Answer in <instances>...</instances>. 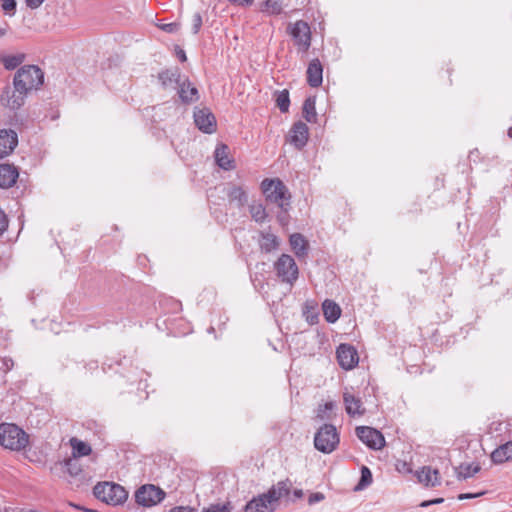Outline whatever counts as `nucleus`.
Listing matches in <instances>:
<instances>
[{
	"label": "nucleus",
	"mask_w": 512,
	"mask_h": 512,
	"mask_svg": "<svg viewBox=\"0 0 512 512\" xmlns=\"http://www.w3.org/2000/svg\"><path fill=\"white\" fill-rule=\"evenodd\" d=\"M30 442L29 435L14 423L0 424V445L15 452L23 451Z\"/></svg>",
	"instance_id": "obj_1"
},
{
	"label": "nucleus",
	"mask_w": 512,
	"mask_h": 512,
	"mask_svg": "<svg viewBox=\"0 0 512 512\" xmlns=\"http://www.w3.org/2000/svg\"><path fill=\"white\" fill-rule=\"evenodd\" d=\"M44 82V73L36 65L22 66L15 74L13 85L22 93L38 89Z\"/></svg>",
	"instance_id": "obj_2"
},
{
	"label": "nucleus",
	"mask_w": 512,
	"mask_h": 512,
	"mask_svg": "<svg viewBox=\"0 0 512 512\" xmlns=\"http://www.w3.org/2000/svg\"><path fill=\"white\" fill-rule=\"evenodd\" d=\"M94 496L109 505H121L128 498V492L123 486L112 482H102L93 488Z\"/></svg>",
	"instance_id": "obj_3"
},
{
	"label": "nucleus",
	"mask_w": 512,
	"mask_h": 512,
	"mask_svg": "<svg viewBox=\"0 0 512 512\" xmlns=\"http://www.w3.org/2000/svg\"><path fill=\"white\" fill-rule=\"evenodd\" d=\"M340 436L337 428L332 424L322 425L314 436L315 448L324 453L330 454L338 447Z\"/></svg>",
	"instance_id": "obj_4"
},
{
	"label": "nucleus",
	"mask_w": 512,
	"mask_h": 512,
	"mask_svg": "<svg viewBox=\"0 0 512 512\" xmlns=\"http://www.w3.org/2000/svg\"><path fill=\"white\" fill-rule=\"evenodd\" d=\"M261 188L267 200L276 203L281 209L287 210L286 206H289L290 194L281 180L264 179Z\"/></svg>",
	"instance_id": "obj_5"
},
{
	"label": "nucleus",
	"mask_w": 512,
	"mask_h": 512,
	"mask_svg": "<svg viewBox=\"0 0 512 512\" xmlns=\"http://www.w3.org/2000/svg\"><path fill=\"white\" fill-rule=\"evenodd\" d=\"M135 501L143 507H153L160 503L166 496V493L158 486L153 484H144L135 492Z\"/></svg>",
	"instance_id": "obj_6"
},
{
	"label": "nucleus",
	"mask_w": 512,
	"mask_h": 512,
	"mask_svg": "<svg viewBox=\"0 0 512 512\" xmlns=\"http://www.w3.org/2000/svg\"><path fill=\"white\" fill-rule=\"evenodd\" d=\"M275 269L283 282L293 284L298 278V267L290 255L282 254L275 263Z\"/></svg>",
	"instance_id": "obj_7"
},
{
	"label": "nucleus",
	"mask_w": 512,
	"mask_h": 512,
	"mask_svg": "<svg viewBox=\"0 0 512 512\" xmlns=\"http://www.w3.org/2000/svg\"><path fill=\"white\" fill-rule=\"evenodd\" d=\"M289 33L292 36L299 50L306 52L311 45V31L309 25L303 21H296L289 26Z\"/></svg>",
	"instance_id": "obj_8"
},
{
	"label": "nucleus",
	"mask_w": 512,
	"mask_h": 512,
	"mask_svg": "<svg viewBox=\"0 0 512 512\" xmlns=\"http://www.w3.org/2000/svg\"><path fill=\"white\" fill-rule=\"evenodd\" d=\"M357 437L370 449L380 450L385 446L383 434L368 426H359L355 430Z\"/></svg>",
	"instance_id": "obj_9"
},
{
	"label": "nucleus",
	"mask_w": 512,
	"mask_h": 512,
	"mask_svg": "<svg viewBox=\"0 0 512 512\" xmlns=\"http://www.w3.org/2000/svg\"><path fill=\"white\" fill-rule=\"evenodd\" d=\"M27 93H22L15 86H6L0 96V102L11 110L19 109L23 104Z\"/></svg>",
	"instance_id": "obj_10"
},
{
	"label": "nucleus",
	"mask_w": 512,
	"mask_h": 512,
	"mask_svg": "<svg viewBox=\"0 0 512 512\" xmlns=\"http://www.w3.org/2000/svg\"><path fill=\"white\" fill-rule=\"evenodd\" d=\"M195 125L204 133L211 134L216 130V118L208 108L194 111Z\"/></svg>",
	"instance_id": "obj_11"
},
{
	"label": "nucleus",
	"mask_w": 512,
	"mask_h": 512,
	"mask_svg": "<svg viewBox=\"0 0 512 512\" xmlns=\"http://www.w3.org/2000/svg\"><path fill=\"white\" fill-rule=\"evenodd\" d=\"M337 359L339 365L345 370L354 368L359 361L357 350L349 344H341L337 348Z\"/></svg>",
	"instance_id": "obj_12"
},
{
	"label": "nucleus",
	"mask_w": 512,
	"mask_h": 512,
	"mask_svg": "<svg viewBox=\"0 0 512 512\" xmlns=\"http://www.w3.org/2000/svg\"><path fill=\"white\" fill-rule=\"evenodd\" d=\"M309 138V129L308 126L302 122H295L289 132V142L296 149H302L308 142Z\"/></svg>",
	"instance_id": "obj_13"
},
{
	"label": "nucleus",
	"mask_w": 512,
	"mask_h": 512,
	"mask_svg": "<svg viewBox=\"0 0 512 512\" xmlns=\"http://www.w3.org/2000/svg\"><path fill=\"white\" fill-rule=\"evenodd\" d=\"M276 506L270 498L263 493L257 497L252 498L244 507V512H273Z\"/></svg>",
	"instance_id": "obj_14"
},
{
	"label": "nucleus",
	"mask_w": 512,
	"mask_h": 512,
	"mask_svg": "<svg viewBox=\"0 0 512 512\" xmlns=\"http://www.w3.org/2000/svg\"><path fill=\"white\" fill-rule=\"evenodd\" d=\"M18 144V136L14 130H0V158L11 154Z\"/></svg>",
	"instance_id": "obj_15"
},
{
	"label": "nucleus",
	"mask_w": 512,
	"mask_h": 512,
	"mask_svg": "<svg viewBox=\"0 0 512 512\" xmlns=\"http://www.w3.org/2000/svg\"><path fill=\"white\" fill-rule=\"evenodd\" d=\"M307 83L312 88L319 87L323 82V66L318 58L312 59L306 71Z\"/></svg>",
	"instance_id": "obj_16"
},
{
	"label": "nucleus",
	"mask_w": 512,
	"mask_h": 512,
	"mask_svg": "<svg viewBox=\"0 0 512 512\" xmlns=\"http://www.w3.org/2000/svg\"><path fill=\"white\" fill-rule=\"evenodd\" d=\"M343 402L345 411L348 415L354 417L364 414L365 409L362 406V401L359 397L355 396L348 388L343 392Z\"/></svg>",
	"instance_id": "obj_17"
},
{
	"label": "nucleus",
	"mask_w": 512,
	"mask_h": 512,
	"mask_svg": "<svg viewBox=\"0 0 512 512\" xmlns=\"http://www.w3.org/2000/svg\"><path fill=\"white\" fill-rule=\"evenodd\" d=\"M178 95L185 104H190L198 100V89L189 81L188 78L181 80L178 85Z\"/></svg>",
	"instance_id": "obj_18"
},
{
	"label": "nucleus",
	"mask_w": 512,
	"mask_h": 512,
	"mask_svg": "<svg viewBox=\"0 0 512 512\" xmlns=\"http://www.w3.org/2000/svg\"><path fill=\"white\" fill-rule=\"evenodd\" d=\"M416 477L419 483L424 484L425 486L434 487L440 484L439 471L430 466H424L420 470L416 471Z\"/></svg>",
	"instance_id": "obj_19"
},
{
	"label": "nucleus",
	"mask_w": 512,
	"mask_h": 512,
	"mask_svg": "<svg viewBox=\"0 0 512 512\" xmlns=\"http://www.w3.org/2000/svg\"><path fill=\"white\" fill-rule=\"evenodd\" d=\"M291 486L292 483L289 479L279 481L266 492V496H268L276 506L279 499L290 494Z\"/></svg>",
	"instance_id": "obj_20"
},
{
	"label": "nucleus",
	"mask_w": 512,
	"mask_h": 512,
	"mask_svg": "<svg viewBox=\"0 0 512 512\" xmlns=\"http://www.w3.org/2000/svg\"><path fill=\"white\" fill-rule=\"evenodd\" d=\"M19 176L18 169L10 164L0 165V187L9 188L16 183Z\"/></svg>",
	"instance_id": "obj_21"
},
{
	"label": "nucleus",
	"mask_w": 512,
	"mask_h": 512,
	"mask_svg": "<svg viewBox=\"0 0 512 512\" xmlns=\"http://www.w3.org/2000/svg\"><path fill=\"white\" fill-rule=\"evenodd\" d=\"M214 157L217 165L223 170L229 171L234 168V161L229 157V149L225 144L216 147Z\"/></svg>",
	"instance_id": "obj_22"
},
{
	"label": "nucleus",
	"mask_w": 512,
	"mask_h": 512,
	"mask_svg": "<svg viewBox=\"0 0 512 512\" xmlns=\"http://www.w3.org/2000/svg\"><path fill=\"white\" fill-rule=\"evenodd\" d=\"M158 79L163 88H176L181 82L179 69H167L158 74Z\"/></svg>",
	"instance_id": "obj_23"
},
{
	"label": "nucleus",
	"mask_w": 512,
	"mask_h": 512,
	"mask_svg": "<svg viewBox=\"0 0 512 512\" xmlns=\"http://www.w3.org/2000/svg\"><path fill=\"white\" fill-rule=\"evenodd\" d=\"M290 245L298 258H304L308 254L309 245L302 234L295 233L290 236Z\"/></svg>",
	"instance_id": "obj_24"
},
{
	"label": "nucleus",
	"mask_w": 512,
	"mask_h": 512,
	"mask_svg": "<svg viewBox=\"0 0 512 512\" xmlns=\"http://www.w3.org/2000/svg\"><path fill=\"white\" fill-rule=\"evenodd\" d=\"M491 460L495 464H502L512 460V440L496 448L491 453Z\"/></svg>",
	"instance_id": "obj_25"
},
{
	"label": "nucleus",
	"mask_w": 512,
	"mask_h": 512,
	"mask_svg": "<svg viewBox=\"0 0 512 512\" xmlns=\"http://www.w3.org/2000/svg\"><path fill=\"white\" fill-rule=\"evenodd\" d=\"M322 310L326 321L329 323H335L341 315L340 306L333 300L326 299L322 303Z\"/></svg>",
	"instance_id": "obj_26"
},
{
	"label": "nucleus",
	"mask_w": 512,
	"mask_h": 512,
	"mask_svg": "<svg viewBox=\"0 0 512 512\" xmlns=\"http://www.w3.org/2000/svg\"><path fill=\"white\" fill-rule=\"evenodd\" d=\"M229 202H235L241 208L244 207L248 201V195L242 186L233 185L229 188L227 193Z\"/></svg>",
	"instance_id": "obj_27"
},
{
	"label": "nucleus",
	"mask_w": 512,
	"mask_h": 512,
	"mask_svg": "<svg viewBox=\"0 0 512 512\" xmlns=\"http://www.w3.org/2000/svg\"><path fill=\"white\" fill-rule=\"evenodd\" d=\"M69 443L70 446L72 447L73 458L77 459L79 457L88 456L92 452L91 446L89 444L76 437H72Z\"/></svg>",
	"instance_id": "obj_28"
},
{
	"label": "nucleus",
	"mask_w": 512,
	"mask_h": 512,
	"mask_svg": "<svg viewBox=\"0 0 512 512\" xmlns=\"http://www.w3.org/2000/svg\"><path fill=\"white\" fill-rule=\"evenodd\" d=\"M316 100L314 97H308L305 99L302 107V115L305 120L309 123H315L317 120L316 113Z\"/></svg>",
	"instance_id": "obj_29"
},
{
	"label": "nucleus",
	"mask_w": 512,
	"mask_h": 512,
	"mask_svg": "<svg viewBox=\"0 0 512 512\" xmlns=\"http://www.w3.org/2000/svg\"><path fill=\"white\" fill-rule=\"evenodd\" d=\"M259 244L261 250L268 253L271 252L272 250H275L278 247L279 241L274 234L262 232Z\"/></svg>",
	"instance_id": "obj_30"
},
{
	"label": "nucleus",
	"mask_w": 512,
	"mask_h": 512,
	"mask_svg": "<svg viewBox=\"0 0 512 512\" xmlns=\"http://www.w3.org/2000/svg\"><path fill=\"white\" fill-rule=\"evenodd\" d=\"M480 470V466L478 464H461L456 468V476L459 480L467 479L474 476Z\"/></svg>",
	"instance_id": "obj_31"
},
{
	"label": "nucleus",
	"mask_w": 512,
	"mask_h": 512,
	"mask_svg": "<svg viewBox=\"0 0 512 512\" xmlns=\"http://www.w3.org/2000/svg\"><path fill=\"white\" fill-rule=\"evenodd\" d=\"M276 105L282 113L289 111L290 98L289 91L287 89L275 92Z\"/></svg>",
	"instance_id": "obj_32"
},
{
	"label": "nucleus",
	"mask_w": 512,
	"mask_h": 512,
	"mask_svg": "<svg viewBox=\"0 0 512 512\" xmlns=\"http://www.w3.org/2000/svg\"><path fill=\"white\" fill-rule=\"evenodd\" d=\"M25 59L24 54L8 55L1 58V62L7 70H14L17 68Z\"/></svg>",
	"instance_id": "obj_33"
},
{
	"label": "nucleus",
	"mask_w": 512,
	"mask_h": 512,
	"mask_svg": "<svg viewBox=\"0 0 512 512\" xmlns=\"http://www.w3.org/2000/svg\"><path fill=\"white\" fill-rule=\"evenodd\" d=\"M251 217L254 221L262 223L267 218L265 207L261 203H252L249 206Z\"/></svg>",
	"instance_id": "obj_34"
},
{
	"label": "nucleus",
	"mask_w": 512,
	"mask_h": 512,
	"mask_svg": "<svg viewBox=\"0 0 512 512\" xmlns=\"http://www.w3.org/2000/svg\"><path fill=\"white\" fill-rule=\"evenodd\" d=\"M262 11L272 15H278L282 12V4L278 0H266Z\"/></svg>",
	"instance_id": "obj_35"
},
{
	"label": "nucleus",
	"mask_w": 512,
	"mask_h": 512,
	"mask_svg": "<svg viewBox=\"0 0 512 512\" xmlns=\"http://www.w3.org/2000/svg\"><path fill=\"white\" fill-rule=\"evenodd\" d=\"M372 482V473L370 469L366 466H362L361 468V478L359 483L356 486V490L363 489L370 485Z\"/></svg>",
	"instance_id": "obj_36"
},
{
	"label": "nucleus",
	"mask_w": 512,
	"mask_h": 512,
	"mask_svg": "<svg viewBox=\"0 0 512 512\" xmlns=\"http://www.w3.org/2000/svg\"><path fill=\"white\" fill-rule=\"evenodd\" d=\"M66 471L71 476H77L81 472V467L76 458H69L64 461Z\"/></svg>",
	"instance_id": "obj_37"
},
{
	"label": "nucleus",
	"mask_w": 512,
	"mask_h": 512,
	"mask_svg": "<svg viewBox=\"0 0 512 512\" xmlns=\"http://www.w3.org/2000/svg\"><path fill=\"white\" fill-rule=\"evenodd\" d=\"M335 403L332 401L326 402L324 405H320L318 409L317 417L321 419H328L330 416L327 414L328 411L333 410Z\"/></svg>",
	"instance_id": "obj_38"
},
{
	"label": "nucleus",
	"mask_w": 512,
	"mask_h": 512,
	"mask_svg": "<svg viewBox=\"0 0 512 512\" xmlns=\"http://www.w3.org/2000/svg\"><path fill=\"white\" fill-rule=\"evenodd\" d=\"M1 8L8 15H14L16 12L15 0H1Z\"/></svg>",
	"instance_id": "obj_39"
},
{
	"label": "nucleus",
	"mask_w": 512,
	"mask_h": 512,
	"mask_svg": "<svg viewBox=\"0 0 512 512\" xmlns=\"http://www.w3.org/2000/svg\"><path fill=\"white\" fill-rule=\"evenodd\" d=\"M230 504H211L208 508H204L202 512H230Z\"/></svg>",
	"instance_id": "obj_40"
},
{
	"label": "nucleus",
	"mask_w": 512,
	"mask_h": 512,
	"mask_svg": "<svg viewBox=\"0 0 512 512\" xmlns=\"http://www.w3.org/2000/svg\"><path fill=\"white\" fill-rule=\"evenodd\" d=\"M202 26V16L199 12L195 13L192 17V31L197 34Z\"/></svg>",
	"instance_id": "obj_41"
},
{
	"label": "nucleus",
	"mask_w": 512,
	"mask_h": 512,
	"mask_svg": "<svg viewBox=\"0 0 512 512\" xmlns=\"http://www.w3.org/2000/svg\"><path fill=\"white\" fill-rule=\"evenodd\" d=\"M487 493L486 490L476 492V493H461L457 496L458 500H466V499H475L481 497Z\"/></svg>",
	"instance_id": "obj_42"
},
{
	"label": "nucleus",
	"mask_w": 512,
	"mask_h": 512,
	"mask_svg": "<svg viewBox=\"0 0 512 512\" xmlns=\"http://www.w3.org/2000/svg\"><path fill=\"white\" fill-rule=\"evenodd\" d=\"M325 499V495L322 492H314L311 493L308 497V504L314 505L318 502H321Z\"/></svg>",
	"instance_id": "obj_43"
},
{
	"label": "nucleus",
	"mask_w": 512,
	"mask_h": 512,
	"mask_svg": "<svg viewBox=\"0 0 512 512\" xmlns=\"http://www.w3.org/2000/svg\"><path fill=\"white\" fill-rule=\"evenodd\" d=\"M165 32H168V33H175L179 30L180 28V24L179 23H176V22H173V23H168V24H164L162 27H161Z\"/></svg>",
	"instance_id": "obj_44"
},
{
	"label": "nucleus",
	"mask_w": 512,
	"mask_h": 512,
	"mask_svg": "<svg viewBox=\"0 0 512 512\" xmlns=\"http://www.w3.org/2000/svg\"><path fill=\"white\" fill-rule=\"evenodd\" d=\"M444 502V498H435V499H432V500H425L423 502L420 503V507H428V506H431V505H435V504H440V503H443Z\"/></svg>",
	"instance_id": "obj_45"
},
{
	"label": "nucleus",
	"mask_w": 512,
	"mask_h": 512,
	"mask_svg": "<svg viewBox=\"0 0 512 512\" xmlns=\"http://www.w3.org/2000/svg\"><path fill=\"white\" fill-rule=\"evenodd\" d=\"M168 512H197V510L190 506H177L170 509Z\"/></svg>",
	"instance_id": "obj_46"
},
{
	"label": "nucleus",
	"mask_w": 512,
	"mask_h": 512,
	"mask_svg": "<svg viewBox=\"0 0 512 512\" xmlns=\"http://www.w3.org/2000/svg\"><path fill=\"white\" fill-rule=\"evenodd\" d=\"M44 1L45 0H25V3L30 9H37L44 3Z\"/></svg>",
	"instance_id": "obj_47"
},
{
	"label": "nucleus",
	"mask_w": 512,
	"mask_h": 512,
	"mask_svg": "<svg viewBox=\"0 0 512 512\" xmlns=\"http://www.w3.org/2000/svg\"><path fill=\"white\" fill-rule=\"evenodd\" d=\"M228 1L234 5H239V6H244V7L251 6L254 2V0H228Z\"/></svg>",
	"instance_id": "obj_48"
},
{
	"label": "nucleus",
	"mask_w": 512,
	"mask_h": 512,
	"mask_svg": "<svg viewBox=\"0 0 512 512\" xmlns=\"http://www.w3.org/2000/svg\"><path fill=\"white\" fill-rule=\"evenodd\" d=\"M85 369L90 372V373H93V371L97 370L98 369V362L96 360H91L89 361L86 365H85Z\"/></svg>",
	"instance_id": "obj_49"
},
{
	"label": "nucleus",
	"mask_w": 512,
	"mask_h": 512,
	"mask_svg": "<svg viewBox=\"0 0 512 512\" xmlns=\"http://www.w3.org/2000/svg\"><path fill=\"white\" fill-rule=\"evenodd\" d=\"M3 365L5 366L6 370H10L13 367V360L12 359H3Z\"/></svg>",
	"instance_id": "obj_50"
},
{
	"label": "nucleus",
	"mask_w": 512,
	"mask_h": 512,
	"mask_svg": "<svg viewBox=\"0 0 512 512\" xmlns=\"http://www.w3.org/2000/svg\"><path fill=\"white\" fill-rule=\"evenodd\" d=\"M303 495H304V493H303L302 489H295L293 491V496H294L295 499H300V498L303 497Z\"/></svg>",
	"instance_id": "obj_51"
},
{
	"label": "nucleus",
	"mask_w": 512,
	"mask_h": 512,
	"mask_svg": "<svg viewBox=\"0 0 512 512\" xmlns=\"http://www.w3.org/2000/svg\"><path fill=\"white\" fill-rule=\"evenodd\" d=\"M177 56L178 58L180 59V61L184 62L186 61V54L183 50H180L178 53H177Z\"/></svg>",
	"instance_id": "obj_52"
},
{
	"label": "nucleus",
	"mask_w": 512,
	"mask_h": 512,
	"mask_svg": "<svg viewBox=\"0 0 512 512\" xmlns=\"http://www.w3.org/2000/svg\"><path fill=\"white\" fill-rule=\"evenodd\" d=\"M8 25L4 24L3 26H0V37H3L7 33Z\"/></svg>",
	"instance_id": "obj_53"
},
{
	"label": "nucleus",
	"mask_w": 512,
	"mask_h": 512,
	"mask_svg": "<svg viewBox=\"0 0 512 512\" xmlns=\"http://www.w3.org/2000/svg\"><path fill=\"white\" fill-rule=\"evenodd\" d=\"M507 135H508V137H509V138H511V139H512V127H510V128L508 129Z\"/></svg>",
	"instance_id": "obj_54"
}]
</instances>
